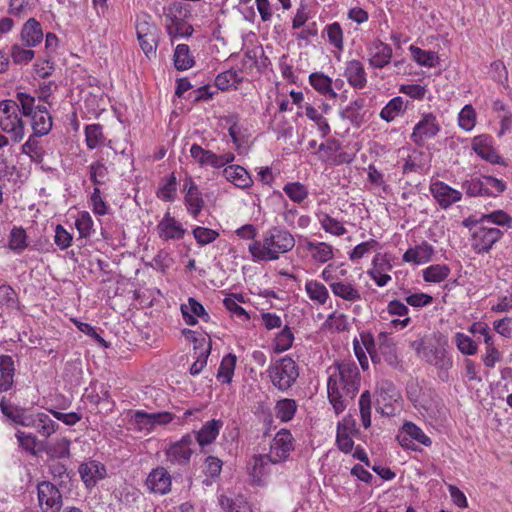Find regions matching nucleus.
Returning a JSON list of instances; mask_svg holds the SVG:
<instances>
[{
  "label": "nucleus",
  "mask_w": 512,
  "mask_h": 512,
  "mask_svg": "<svg viewBox=\"0 0 512 512\" xmlns=\"http://www.w3.org/2000/svg\"><path fill=\"white\" fill-rule=\"evenodd\" d=\"M327 393L336 414L342 413L359 391L360 374L354 363H339L328 369Z\"/></svg>",
  "instance_id": "obj_1"
},
{
  "label": "nucleus",
  "mask_w": 512,
  "mask_h": 512,
  "mask_svg": "<svg viewBox=\"0 0 512 512\" xmlns=\"http://www.w3.org/2000/svg\"><path fill=\"white\" fill-rule=\"evenodd\" d=\"M294 246L293 235L284 228L274 226L263 234L261 241H252L248 250L255 261H274L281 254L291 251Z\"/></svg>",
  "instance_id": "obj_2"
},
{
  "label": "nucleus",
  "mask_w": 512,
  "mask_h": 512,
  "mask_svg": "<svg viewBox=\"0 0 512 512\" xmlns=\"http://www.w3.org/2000/svg\"><path fill=\"white\" fill-rule=\"evenodd\" d=\"M266 372L272 385L282 392L288 391L299 377V367L289 356L272 362Z\"/></svg>",
  "instance_id": "obj_3"
},
{
  "label": "nucleus",
  "mask_w": 512,
  "mask_h": 512,
  "mask_svg": "<svg viewBox=\"0 0 512 512\" xmlns=\"http://www.w3.org/2000/svg\"><path fill=\"white\" fill-rule=\"evenodd\" d=\"M19 106L16 101L6 99L0 101V128L8 133L15 143L25 136L24 122L18 116Z\"/></svg>",
  "instance_id": "obj_4"
},
{
  "label": "nucleus",
  "mask_w": 512,
  "mask_h": 512,
  "mask_svg": "<svg viewBox=\"0 0 512 512\" xmlns=\"http://www.w3.org/2000/svg\"><path fill=\"white\" fill-rule=\"evenodd\" d=\"M359 337V339H353V349L361 368L363 370H367L369 368L367 354L373 364L381 363L378 340H375L373 334L368 331H362L360 332Z\"/></svg>",
  "instance_id": "obj_5"
},
{
  "label": "nucleus",
  "mask_w": 512,
  "mask_h": 512,
  "mask_svg": "<svg viewBox=\"0 0 512 512\" xmlns=\"http://www.w3.org/2000/svg\"><path fill=\"white\" fill-rule=\"evenodd\" d=\"M136 34L140 47L148 58L156 55L158 46L159 29L151 22V18L144 14L138 16L136 21Z\"/></svg>",
  "instance_id": "obj_6"
},
{
  "label": "nucleus",
  "mask_w": 512,
  "mask_h": 512,
  "mask_svg": "<svg viewBox=\"0 0 512 512\" xmlns=\"http://www.w3.org/2000/svg\"><path fill=\"white\" fill-rule=\"evenodd\" d=\"M193 444L194 437L190 433L183 435L178 441L171 443L165 450L167 462L180 467L188 466L194 453L192 448Z\"/></svg>",
  "instance_id": "obj_7"
},
{
  "label": "nucleus",
  "mask_w": 512,
  "mask_h": 512,
  "mask_svg": "<svg viewBox=\"0 0 512 512\" xmlns=\"http://www.w3.org/2000/svg\"><path fill=\"white\" fill-rule=\"evenodd\" d=\"M441 130L437 117L433 113H424L421 120L414 126L410 136L417 146H422L426 140L434 138Z\"/></svg>",
  "instance_id": "obj_8"
},
{
  "label": "nucleus",
  "mask_w": 512,
  "mask_h": 512,
  "mask_svg": "<svg viewBox=\"0 0 512 512\" xmlns=\"http://www.w3.org/2000/svg\"><path fill=\"white\" fill-rule=\"evenodd\" d=\"M38 500L43 512H58L62 507L59 489L48 481L38 484Z\"/></svg>",
  "instance_id": "obj_9"
},
{
  "label": "nucleus",
  "mask_w": 512,
  "mask_h": 512,
  "mask_svg": "<svg viewBox=\"0 0 512 512\" xmlns=\"http://www.w3.org/2000/svg\"><path fill=\"white\" fill-rule=\"evenodd\" d=\"M293 449L292 434L290 431L282 429L275 435L268 454L273 459V464H277L287 460Z\"/></svg>",
  "instance_id": "obj_10"
},
{
  "label": "nucleus",
  "mask_w": 512,
  "mask_h": 512,
  "mask_svg": "<svg viewBox=\"0 0 512 512\" xmlns=\"http://www.w3.org/2000/svg\"><path fill=\"white\" fill-rule=\"evenodd\" d=\"M502 235L498 228L481 226L472 234V247L477 253L488 252Z\"/></svg>",
  "instance_id": "obj_11"
},
{
  "label": "nucleus",
  "mask_w": 512,
  "mask_h": 512,
  "mask_svg": "<svg viewBox=\"0 0 512 512\" xmlns=\"http://www.w3.org/2000/svg\"><path fill=\"white\" fill-rule=\"evenodd\" d=\"M430 192L439 206L447 209L462 198L460 191L453 189L442 181H436L430 185Z\"/></svg>",
  "instance_id": "obj_12"
},
{
  "label": "nucleus",
  "mask_w": 512,
  "mask_h": 512,
  "mask_svg": "<svg viewBox=\"0 0 512 512\" xmlns=\"http://www.w3.org/2000/svg\"><path fill=\"white\" fill-rule=\"evenodd\" d=\"M368 52L370 56V66L377 69H382L388 65L393 53L391 46L379 39H376L369 44Z\"/></svg>",
  "instance_id": "obj_13"
},
{
  "label": "nucleus",
  "mask_w": 512,
  "mask_h": 512,
  "mask_svg": "<svg viewBox=\"0 0 512 512\" xmlns=\"http://www.w3.org/2000/svg\"><path fill=\"white\" fill-rule=\"evenodd\" d=\"M474 152L482 159L492 164H503V158L497 153L492 146V139L487 135H480L474 138L472 143Z\"/></svg>",
  "instance_id": "obj_14"
},
{
  "label": "nucleus",
  "mask_w": 512,
  "mask_h": 512,
  "mask_svg": "<svg viewBox=\"0 0 512 512\" xmlns=\"http://www.w3.org/2000/svg\"><path fill=\"white\" fill-rule=\"evenodd\" d=\"M344 77L354 89H363L367 85V74L364 65L357 59L346 62Z\"/></svg>",
  "instance_id": "obj_15"
},
{
  "label": "nucleus",
  "mask_w": 512,
  "mask_h": 512,
  "mask_svg": "<svg viewBox=\"0 0 512 512\" xmlns=\"http://www.w3.org/2000/svg\"><path fill=\"white\" fill-rule=\"evenodd\" d=\"M146 486L154 493L165 494L170 491L171 476L165 468L157 467L149 473Z\"/></svg>",
  "instance_id": "obj_16"
},
{
  "label": "nucleus",
  "mask_w": 512,
  "mask_h": 512,
  "mask_svg": "<svg viewBox=\"0 0 512 512\" xmlns=\"http://www.w3.org/2000/svg\"><path fill=\"white\" fill-rule=\"evenodd\" d=\"M223 426L221 420L212 419L207 421L198 431L191 433L198 445L204 450L205 446L213 443L219 435L220 429Z\"/></svg>",
  "instance_id": "obj_17"
},
{
  "label": "nucleus",
  "mask_w": 512,
  "mask_h": 512,
  "mask_svg": "<svg viewBox=\"0 0 512 512\" xmlns=\"http://www.w3.org/2000/svg\"><path fill=\"white\" fill-rule=\"evenodd\" d=\"M378 346L381 358L391 367H398L400 360L397 354L396 344L387 332H381L378 335Z\"/></svg>",
  "instance_id": "obj_18"
},
{
  "label": "nucleus",
  "mask_w": 512,
  "mask_h": 512,
  "mask_svg": "<svg viewBox=\"0 0 512 512\" xmlns=\"http://www.w3.org/2000/svg\"><path fill=\"white\" fill-rule=\"evenodd\" d=\"M30 117L33 134L45 136L51 131L53 121L45 106L38 105L36 111Z\"/></svg>",
  "instance_id": "obj_19"
},
{
  "label": "nucleus",
  "mask_w": 512,
  "mask_h": 512,
  "mask_svg": "<svg viewBox=\"0 0 512 512\" xmlns=\"http://www.w3.org/2000/svg\"><path fill=\"white\" fill-rule=\"evenodd\" d=\"M180 310L187 325H196L198 322L196 317H200L206 322L209 320V314L205 311L203 305L193 297H190L187 303L181 304Z\"/></svg>",
  "instance_id": "obj_20"
},
{
  "label": "nucleus",
  "mask_w": 512,
  "mask_h": 512,
  "mask_svg": "<svg viewBox=\"0 0 512 512\" xmlns=\"http://www.w3.org/2000/svg\"><path fill=\"white\" fill-rule=\"evenodd\" d=\"M81 479L87 487L94 486L106 474L105 466L97 461H89L79 466Z\"/></svg>",
  "instance_id": "obj_21"
},
{
  "label": "nucleus",
  "mask_w": 512,
  "mask_h": 512,
  "mask_svg": "<svg viewBox=\"0 0 512 512\" xmlns=\"http://www.w3.org/2000/svg\"><path fill=\"white\" fill-rule=\"evenodd\" d=\"M159 236L164 240L169 239H182L185 234V229L178 223L174 217H171L167 212L163 219L159 222L158 226Z\"/></svg>",
  "instance_id": "obj_22"
},
{
  "label": "nucleus",
  "mask_w": 512,
  "mask_h": 512,
  "mask_svg": "<svg viewBox=\"0 0 512 512\" xmlns=\"http://www.w3.org/2000/svg\"><path fill=\"white\" fill-rule=\"evenodd\" d=\"M44 37L41 24L35 18H29L21 30V40L27 47H35Z\"/></svg>",
  "instance_id": "obj_23"
},
{
  "label": "nucleus",
  "mask_w": 512,
  "mask_h": 512,
  "mask_svg": "<svg viewBox=\"0 0 512 512\" xmlns=\"http://www.w3.org/2000/svg\"><path fill=\"white\" fill-rule=\"evenodd\" d=\"M433 253V246L428 242L423 241L421 244L413 248H409L403 254V261L408 263H414L416 265L425 264L432 259Z\"/></svg>",
  "instance_id": "obj_24"
},
{
  "label": "nucleus",
  "mask_w": 512,
  "mask_h": 512,
  "mask_svg": "<svg viewBox=\"0 0 512 512\" xmlns=\"http://www.w3.org/2000/svg\"><path fill=\"white\" fill-rule=\"evenodd\" d=\"M14 361L9 355H0V393L7 392L14 385Z\"/></svg>",
  "instance_id": "obj_25"
},
{
  "label": "nucleus",
  "mask_w": 512,
  "mask_h": 512,
  "mask_svg": "<svg viewBox=\"0 0 512 512\" xmlns=\"http://www.w3.org/2000/svg\"><path fill=\"white\" fill-rule=\"evenodd\" d=\"M225 178L235 186L246 189L249 188L253 180L247 170L239 165H230L223 170Z\"/></svg>",
  "instance_id": "obj_26"
},
{
  "label": "nucleus",
  "mask_w": 512,
  "mask_h": 512,
  "mask_svg": "<svg viewBox=\"0 0 512 512\" xmlns=\"http://www.w3.org/2000/svg\"><path fill=\"white\" fill-rule=\"evenodd\" d=\"M40 137L41 136L31 134L27 141L21 146V153L27 155L32 162L37 164L43 162L46 154Z\"/></svg>",
  "instance_id": "obj_27"
},
{
  "label": "nucleus",
  "mask_w": 512,
  "mask_h": 512,
  "mask_svg": "<svg viewBox=\"0 0 512 512\" xmlns=\"http://www.w3.org/2000/svg\"><path fill=\"white\" fill-rule=\"evenodd\" d=\"M309 83L321 95L329 99H335L337 97V93L334 91L332 86V79L325 75L324 73H311L309 75Z\"/></svg>",
  "instance_id": "obj_28"
},
{
  "label": "nucleus",
  "mask_w": 512,
  "mask_h": 512,
  "mask_svg": "<svg viewBox=\"0 0 512 512\" xmlns=\"http://www.w3.org/2000/svg\"><path fill=\"white\" fill-rule=\"evenodd\" d=\"M220 507L226 512H252V506L243 495L228 497L220 495L218 497Z\"/></svg>",
  "instance_id": "obj_29"
},
{
  "label": "nucleus",
  "mask_w": 512,
  "mask_h": 512,
  "mask_svg": "<svg viewBox=\"0 0 512 512\" xmlns=\"http://www.w3.org/2000/svg\"><path fill=\"white\" fill-rule=\"evenodd\" d=\"M332 293L345 301L357 302L361 300V294L351 282L338 281L330 284Z\"/></svg>",
  "instance_id": "obj_30"
},
{
  "label": "nucleus",
  "mask_w": 512,
  "mask_h": 512,
  "mask_svg": "<svg viewBox=\"0 0 512 512\" xmlns=\"http://www.w3.org/2000/svg\"><path fill=\"white\" fill-rule=\"evenodd\" d=\"M306 248L311 253L313 260L318 263H326L334 257L332 245L326 242L308 241Z\"/></svg>",
  "instance_id": "obj_31"
},
{
  "label": "nucleus",
  "mask_w": 512,
  "mask_h": 512,
  "mask_svg": "<svg viewBox=\"0 0 512 512\" xmlns=\"http://www.w3.org/2000/svg\"><path fill=\"white\" fill-rule=\"evenodd\" d=\"M191 157L201 166H211L219 168L218 155L210 150H205L198 144H193L190 148Z\"/></svg>",
  "instance_id": "obj_32"
},
{
  "label": "nucleus",
  "mask_w": 512,
  "mask_h": 512,
  "mask_svg": "<svg viewBox=\"0 0 512 512\" xmlns=\"http://www.w3.org/2000/svg\"><path fill=\"white\" fill-rule=\"evenodd\" d=\"M242 80L240 70L229 69L216 76L215 86L222 91H226L231 87L237 89Z\"/></svg>",
  "instance_id": "obj_33"
},
{
  "label": "nucleus",
  "mask_w": 512,
  "mask_h": 512,
  "mask_svg": "<svg viewBox=\"0 0 512 512\" xmlns=\"http://www.w3.org/2000/svg\"><path fill=\"white\" fill-rule=\"evenodd\" d=\"M305 291L309 299L317 305H324L329 298L328 289L317 280H308L305 284Z\"/></svg>",
  "instance_id": "obj_34"
},
{
  "label": "nucleus",
  "mask_w": 512,
  "mask_h": 512,
  "mask_svg": "<svg viewBox=\"0 0 512 512\" xmlns=\"http://www.w3.org/2000/svg\"><path fill=\"white\" fill-rule=\"evenodd\" d=\"M465 193L470 197L476 196H494V192L486 189L484 176L481 178H471L466 180L462 185Z\"/></svg>",
  "instance_id": "obj_35"
},
{
  "label": "nucleus",
  "mask_w": 512,
  "mask_h": 512,
  "mask_svg": "<svg viewBox=\"0 0 512 512\" xmlns=\"http://www.w3.org/2000/svg\"><path fill=\"white\" fill-rule=\"evenodd\" d=\"M409 50L413 60L420 66L432 68L438 64L439 57L433 51H426L414 45H411Z\"/></svg>",
  "instance_id": "obj_36"
},
{
  "label": "nucleus",
  "mask_w": 512,
  "mask_h": 512,
  "mask_svg": "<svg viewBox=\"0 0 512 512\" xmlns=\"http://www.w3.org/2000/svg\"><path fill=\"white\" fill-rule=\"evenodd\" d=\"M426 361L442 371H447L452 367V360L444 349H431L426 354Z\"/></svg>",
  "instance_id": "obj_37"
},
{
  "label": "nucleus",
  "mask_w": 512,
  "mask_h": 512,
  "mask_svg": "<svg viewBox=\"0 0 512 512\" xmlns=\"http://www.w3.org/2000/svg\"><path fill=\"white\" fill-rule=\"evenodd\" d=\"M236 361L237 358L232 353H229L226 356H224L216 375L217 379L222 381L223 383H231L236 367Z\"/></svg>",
  "instance_id": "obj_38"
},
{
  "label": "nucleus",
  "mask_w": 512,
  "mask_h": 512,
  "mask_svg": "<svg viewBox=\"0 0 512 512\" xmlns=\"http://www.w3.org/2000/svg\"><path fill=\"white\" fill-rule=\"evenodd\" d=\"M8 247L16 254H21L27 247V234L22 227H13L9 234Z\"/></svg>",
  "instance_id": "obj_39"
},
{
  "label": "nucleus",
  "mask_w": 512,
  "mask_h": 512,
  "mask_svg": "<svg viewBox=\"0 0 512 512\" xmlns=\"http://www.w3.org/2000/svg\"><path fill=\"white\" fill-rule=\"evenodd\" d=\"M185 203L189 212L196 218L204 206V201L198 187L194 183H191L188 189L185 196Z\"/></svg>",
  "instance_id": "obj_40"
},
{
  "label": "nucleus",
  "mask_w": 512,
  "mask_h": 512,
  "mask_svg": "<svg viewBox=\"0 0 512 512\" xmlns=\"http://www.w3.org/2000/svg\"><path fill=\"white\" fill-rule=\"evenodd\" d=\"M275 416L282 422L290 421L297 410V403L294 399L285 398L277 401L275 405Z\"/></svg>",
  "instance_id": "obj_41"
},
{
  "label": "nucleus",
  "mask_w": 512,
  "mask_h": 512,
  "mask_svg": "<svg viewBox=\"0 0 512 512\" xmlns=\"http://www.w3.org/2000/svg\"><path fill=\"white\" fill-rule=\"evenodd\" d=\"M174 65L177 70H187L194 65V59L190 54V48L186 44L177 45L174 52Z\"/></svg>",
  "instance_id": "obj_42"
},
{
  "label": "nucleus",
  "mask_w": 512,
  "mask_h": 512,
  "mask_svg": "<svg viewBox=\"0 0 512 512\" xmlns=\"http://www.w3.org/2000/svg\"><path fill=\"white\" fill-rule=\"evenodd\" d=\"M405 109L404 100L397 96L392 98L380 111L381 119L386 122L393 121Z\"/></svg>",
  "instance_id": "obj_43"
},
{
  "label": "nucleus",
  "mask_w": 512,
  "mask_h": 512,
  "mask_svg": "<svg viewBox=\"0 0 512 512\" xmlns=\"http://www.w3.org/2000/svg\"><path fill=\"white\" fill-rule=\"evenodd\" d=\"M283 191L291 201L297 204L304 202L309 195V191L306 185L300 182H288L283 187Z\"/></svg>",
  "instance_id": "obj_44"
},
{
  "label": "nucleus",
  "mask_w": 512,
  "mask_h": 512,
  "mask_svg": "<svg viewBox=\"0 0 512 512\" xmlns=\"http://www.w3.org/2000/svg\"><path fill=\"white\" fill-rule=\"evenodd\" d=\"M450 274V268L445 264H435L423 270V279L426 282L439 283Z\"/></svg>",
  "instance_id": "obj_45"
},
{
  "label": "nucleus",
  "mask_w": 512,
  "mask_h": 512,
  "mask_svg": "<svg viewBox=\"0 0 512 512\" xmlns=\"http://www.w3.org/2000/svg\"><path fill=\"white\" fill-rule=\"evenodd\" d=\"M177 191V180L174 173L162 180L157 190V197L163 201H173Z\"/></svg>",
  "instance_id": "obj_46"
},
{
  "label": "nucleus",
  "mask_w": 512,
  "mask_h": 512,
  "mask_svg": "<svg viewBox=\"0 0 512 512\" xmlns=\"http://www.w3.org/2000/svg\"><path fill=\"white\" fill-rule=\"evenodd\" d=\"M85 140L89 149L93 150L100 146L104 140L102 126L90 124L85 127Z\"/></svg>",
  "instance_id": "obj_47"
},
{
  "label": "nucleus",
  "mask_w": 512,
  "mask_h": 512,
  "mask_svg": "<svg viewBox=\"0 0 512 512\" xmlns=\"http://www.w3.org/2000/svg\"><path fill=\"white\" fill-rule=\"evenodd\" d=\"M365 106V99L359 98L351 102L342 112V117L349 119L353 124H360L363 120L361 110Z\"/></svg>",
  "instance_id": "obj_48"
},
{
  "label": "nucleus",
  "mask_w": 512,
  "mask_h": 512,
  "mask_svg": "<svg viewBox=\"0 0 512 512\" xmlns=\"http://www.w3.org/2000/svg\"><path fill=\"white\" fill-rule=\"evenodd\" d=\"M324 32L326 33L329 43L336 49L342 51L344 43L341 25L338 22H333L325 27Z\"/></svg>",
  "instance_id": "obj_49"
},
{
  "label": "nucleus",
  "mask_w": 512,
  "mask_h": 512,
  "mask_svg": "<svg viewBox=\"0 0 512 512\" xmlns=\"http://www.w3.org/2000/svg\"><path fill=\"white\" fill-rule=\"evenodd\" d=\"M305 114L306 116L313 121L317 127L318 130L321 132L322 136H327L330 131V125L328 121L322 116V114L312 105H307L305 108Z\"/></svg>",
  "instance_id": "obj_50"
},
{
  "label": "nucleus",
  "mask_w": 512,
  "mask_h": 512,
  "mask_svg": "<svg viewBox=\"0 0 512 512\" xmlns=\"http://www.w3.org/2000/svg\"><path fill=\"white\" fill-rule=\"evenodd\" d=\"M403 430L407 432V434L410 436L412 440H415L418 443L427 447L431 446L432 440L430 439V437L427 436L424 433V431L413 422L405 421L403 423Z\"/></svg>",
  "instance_id": "obj_51"
},
{
  "label": "nucleus",
  "mask_w": 512,
  "mask_h": 512,
  "mask_svg": "<svg viewBox=\"0 0 512 512\" xmlns=\"http://www.w3.org/2000/svg\"><path fill=\"white\" fill-rule=\"evenodd\" d=\"M359 410L363 427L369 428L371 426V395L368 390L360 395Z\"/></svg>",
  "instance_id": "obj_52"
},
{
  "label": "nucleus",
  "mask_w": 512,
  "mask_h": 512,
  "mask_svg": "<svg viewBox=\"0 0 512 512\" xmlns=\"http://www.w3.org/2000/svg\"><path fill=\"white\" fill-rule=\"evenodd\" d=\"M57 428L58 424L54 420H52L47 414L38 413V421L35 429L39 434L47 438L51 436L56 431Z\"/></svg>",
  "instance_id": "obj_53"
},
{
  "label": "nucleus",
  "mask_w": 512,
  "mask_h": 512,
  "mask_svg": "<svg viewBox=\"0 0 512 512\" xmlns=\"http://www.w3.org/2000/svg\"><path fill=\"white\" fill-rule=\"evenodd\" d=\"M269 464H273V459L269 457V454H260L253 457L252 465V476L260 479L268 473L267 467Z\"/></svg>",
  "instance_id": "obj_54"
},
{
  "label": "nucleus",
  "mask_w": 512,
  "mask_h": 512,
  "mask_svg": "<svg viewBox=\"0 0 512 512\" xmlns=\"http://www.w3.org/2000/svg\"><path fill=\"white\" fill-rule=\"evenodd\" d=\"M15 101L17 102L19 110H21L23 116L29 117L36 111L37 106H35V97L30 94L17 92Z\"/></svg>",
  "instance_id": "obj_55"
},
{
  "label": "nucleus",
  "mask_w": 512,
  "mask_h": 512,
  "mask_svg": "<svg viewBox=\"0 0 512 512\" xmlns=\"http://www.w3.org/2000/svg\"><path fill=\"white\" fill-rule=\"evenodd\" d=\"M320 223L324 231L332 235L342 236L347 232L346 228L341 222L328 214L323 215Z\"/></svg>",
  "instance_id": "obj_56"
},
{
  "label": "nucleus",
  "mask_w": 512,
  "mask_h": 512,
  "mask_svg": "<svg viewBox=\"0 0 512 512\" xmlns=\"http://www.w3.org/2000/svg\"><path fill=\"white\" fill-rule=\"evenodd\" d=\"M455 343L459 351L464 355H474L477 352V344L468 335L458 332L455 334Z\"/></svg>",
  "instance_id": "obj_57"
},
{
  "label": "nucleus",
  "mask_w": 512,
  "mask_h": 512,
  "mask_svg": "<svg viewBox=\"0 0 512 512\" xmlns=\"http://www.w3.org/2000/svg\"><path fill=\"white\" fill-rule=\"evenodd\" d=\"M294 335L288 326H285L283 330L276 336L274 341L275 352H284L288 350L293 343Z\"/></svg>",
  "instance_id": "obj_58"
},
{
  "label": "nucleus",
  "mask_w": 512,
  "mask_h": 512,
  "mask_svg": "<svg viewBox=\"0 0 512 512\" xmlns=\"http://www.w3.org/2000/svg\"><path fill=\"white\" fill-rule=\"evenodd\" d=\"M341 148V143L337 139H328L326 143H321L318 148L319 159L324 162L332 161V156Z\"/></svg>",
  "instance_id": "obj_59"
},
{
  "label": "nucleus",
  "mask_w": 512,
  "mask_h": 512,
  "mask_svg": "<svg viewBox=\"0 0 512 512\" xmlns=\"http://www.w3.org/2000/svg\"><path fill=\"white\" fill-rule=\"evenodd\" d=\"M132 421L136 429L139 431L151 432L154 430L151 413H147L143 410H136L132 415Z\"/></svg>",
  "instance_id": "obj_60"
},
{
  "label": "nucleus",
  "mask_w": 512,
  "mask_h": 512,
  "mask_svg": "<svg viewBox=\"0 0 512 512\" xmlns=\"http://www.w3.org/2000/svg\"><path fill=\"white\" fill-rule=\"evenodd\" d=\"M34 55L33 50L22 48L19 44H14L11 47V57L15 64H28L34 58Z\"/></svg>",
  "instance_id": "obj_61"
},
{
  "label": "nucleus",
  "mask_w": 512,
  "mask_h": 512,
  "mask_svg": "<svg viewBox=\"0 0 512 512\" xmlns=\"http://www.w3.org/2000/svg\"><path fill=\"white\" fill-rule=\"evenodd\" d=\"M193 236L199 245H207L217 239L219 233L213 229L198 226L193 230Z\"/></svg>",
  "instance_id": "obj_62"
},
{
  "label": "nucleus",
  "mask_w": 512,
  "mask_h": 512,
  "mask_svg": "<svg viewBox=\"0 0 512 512\" xmlns=\"http://www.w3.org/2000/svg\"><path fill=\"white\" fill-rule=\"evenodd\" d=\"M482 220L491 222L502 227H512V217L503 210H496L489 214H483Z\"/></svg>",
  "instance_id": "obj_63"
},
{
  "label": "nucleus",
  "mask_w": 512,
  "mask_h": 512,
  "mask_svg": "<svg viewBox=\"0 0 512 512\" xmlns=\"http://www.w3.org/2000/svg\"><path fill=\"white\" fill-rule=\"evenodd\" d=\"M108 169L101 161H96L89 166V178L95 185L104 183Z\"/></svg>",
  "instance_id": "obj_64"
}]
</instances>
